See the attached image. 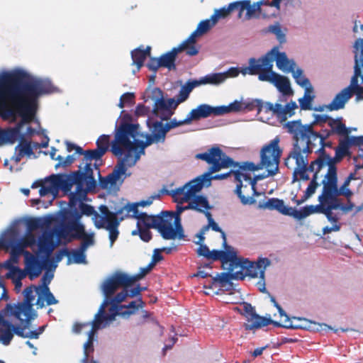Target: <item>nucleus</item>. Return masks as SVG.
Segmentation results:
<instances>
[{"label":"nucleus","mask_w":363,"mask_h":363,"mask_svg":"<svg viewBox=\"0 0 363 363\" xmlns=\"http://www.w3.org/2000/svg\"><path fill=\"white\" fill-rule=\"evenodd\" d=\"M274 325L286 328L304 329L313 332L334 330L336 333L338 331L337 329L335 330L331 326H329L325 323L313 322L303 318H289L286 313L284 315V316L279 319V322L274 323Z\"/></svg>","instance_id":"nucleus-22"},{"label":"nucleus","mask_w":363,"mask_h":363,"mask_svg":"<svg viewBox=\"0 0 363 363\" xmlns=\"http://www.w3.org/2000/svg\"><path fill=\"white\" fill-rule=\"evenodd\" d=\"M200 179L191 180L184 186L167 191L174 201L178 204L177 206V212L181 214L183 211L188 209H193L199 212L203 213L208 219V225L203 226L200 233L197 234L198 241L196 244H200L204 241V235L206 231L211 228L216 232L221 233L223 241L226 242L225 234L218 225L213 219L211 214L208 212L211 208L206 197L197 195L202 189V181Z\"/></svg>","instance_id":"nucleus-8"},{"label":"nucleus","mask_w":363,"mask_h":363,"mask_svg":"<svg viewBox=\"0 0 363 363\" xmlns=\"http://www.w3.org/2000/svg\"><path fill=\"white\" fill-rule=\"evenodd\" d=\"M292 0H272V2L267 4V8L270 9V12L266 16L267 18L277 16L280 11L281 5L287 6Z\"/></svg>","instance_id":"nucleus-45"},{"label":"nucleus","mask_w":363,"mask_h":363,"mask_svg":"<svg viewBox=\"0 0 363 363\" xmlns=\"http://www.w3.org/2000/svg\"><path fill=\"white\" fill-rule=\"evenodd\" d=\"M44 330V327H42L40 328L39 331H28L26 332V334L25 335L26 337L32 338V339H38L39 337V335L43 333Z\"/></svg>","instance_id":"nucleus-60"},{"label":"nucleus","mask_w":363,"mask_h":363,"mask_svg":"<svg viewBox=\"0 0 363 363\" xmlns=\"http://www.w3.org/2000/svg\"><path fill=\"white\" fill-rule=\"evenodd\" d=\"M213 172H211V170H209L208 172H206L203 174L201 176L197 177L196 178L194 179L193 180H196L197 179H200V182L202 181L203 186H209L211 185V181L212 179H223L228 177L229 174H216L215 176H211V174Z\"/></svg>","instance_id":"nucleus-46"},{"label":"nucleus","mask_w":363,"mask_h":363,"mask_svg":"<svg viewBox=\"0 0 363 363\" xmlns=\"http://www.w3.org/2000/svg\"><path fill=\"white\" fill-rule=\"evenodd\" d=\"M87 337V340L83 345V350H84V357L81 360L82 363H98V362L95 360H91L89 362V357L90 354L94 352V334H92L91 337H89V334H84Z\"/></svg>","instance_id":"nucleus-42"},{"label":"nucleus","mask_w":363,"mask_h":363,"mask_svg":"<svg viewBox=\"0 0 363 363\" xmlns=\"http://www.w3.org/2000/svg\"><path fill=\"white\" fill-rule=\"evenodd\" d=\"M199 248L197 249V253L200 256H203L208 259L212 260H222L225 253V246L223 244V249L222 250H210L209 248L203 242H201Z\"/></svg>","instance_id":"nucleus-35"},{"label":"nucleus","mask_w":363,"mask_h":363,"mask_svg":"<svg viewBox=\"0 0 363 363\" xmlns=\"http://www.w3.org/2000/svg\"><path fill=\"white\" fill-rule=\"evenodd\" d=\"M215 26V23L211 18L201 21L198 24L196 29L189 35L187 39L183 41L188 46L189 55L194 56L199 52V49L196 46V41Z\"/></svg>","instance_id":"nucleus-25"},{"label":"nucleus","mask_w":363,"mask_h":363,"mask_svg":"<svg viewBox=\"0 0 363 363\" xmlns=\"http://www.w3.org/2000/svg\"><path fill=\"white\" fill-rule=\"evenodd\" d=\"M314 211L313 205L306 206L301 210H297L295 208H293L291 217L297 220H301L308 217L311 214L315 213Z\"/></svg>","instance_id":"nucleus-49"},{"label":"nucleus","mask_w":363,"mask_h":363,"mask_svg":"<svg viewBox=\"0 0 363 363\" xmlns=\"http://www.w3.org/2000/svg\"><path fill=\"white\" fill-rule=\"evenodd\" d=\"M279 142V136H276L262 147L259 163L242 162L238 164V169L232 172L237 182L235 192L242 204L255 203L253 196L258 195L255 190L257 180L273 177L278 173L281 155Z\"/></svg>","instance_id":"nucleus-4"},{"label":"nucleus","mask_w":363,"mask_h":363,"mask_svg":"<svg viewBox=\"0 0 363 363\" xmlns=\"http://www.w3.org/2000/svg\"><path fill=\"white\" fill-rule=\"evenodd\" d=\"M154 267L150 263L145 267L140 269V272L135 275H129L121 272H116V276L113 278L116 281L123 284H133L135 282L144 277Z\"/></svg>","instance_id":"nucleus-29"},{"label":"nucleus","mask_w":363,"mask_h":363,"mask_svg":"<svg viewBox=\"0 0 363 363\" xmlns=\"http://www.w3.org/2000/svg\"><path fill=\"white\" fill-rule=\"evenodd\" d=\"M314 172V174H313V179L311 181L308 188L306 189V192H305V199H308L310 196H311L315 191L317 187L318 186V183L317 182V179H318V174L322 172L320 177H324V175L325 174V172H324L323 171H318L317 172Z\"/></svg>","instance_id":"nucleus-48"},{"label":"nucleus","mask_w":363,"mask_h":363,"mask_svg":"<svg viewBox=\"0 0 363 363\" xmlns=\"http://www.w3.org/2000/svg\"><path fill=\"white\" fill-rule=\"evenodd\" d=\"M234 3L236 11H239L238 17L241 18L245 11V18L247 20L258 18L260 14L267 17L266 14L270 12V9L267 8V1L240 0Z\"/></svg>","instance_id":"nucleus-23"},{"label":"nucleus","mask_w":363,"mask_h":363,"mask_svg":"<svg viewBox=\"0 0 363 363\" xmlns=\"http://www.w3.org/2000/svg\"><path fill=\"white\" fill-rule=\"evenodd\" d=\"M319 204L313 206L314 212L323 213L328 221H334L333 210H337L338 207L336 203L333 202L323 188L322 194L318 196Z\"/></svg>","instance_id":"nucleus-27"},{"label":"nucleus","mask_w":363,"mask_h":363,"mask_svg":"<svg viewBox=\"0 0 363 363\" xmlns=\"http://www.w3.org/2000/svg\"><path fill=\"white\" fill-rule=\"evenodd\" d=\"M37 287L30 286L23 291L24 299L23 302L7 304L5 313H10L22 323H29L36 317V313L33 308V301L38 296Z\"/></svg>","instance_id":"nucleus-16"},{"label":"nucleus","mask_w":363,"mask_h":363,"mask_svg":"<svg viewBox=\"0 0 363 363\" xmlns=\"http://www.w3.org/2000/svg\"><path fill=\"white\" fill-rule=\"evenodd\" d=\"M255 313V310L254 307L252 306L251 304L245 303L243 305V314L245 318H247L250 315H252Z\"/></svg>","instance_id":"nucleus-58"},{"label":"nucleus","mask_w":363,"mask_h":363,"mask_svg":"<svg viewBox=\"0 0 363 363\" xmlns=\"http://www.w3.org/2000/svg\"><path fill=\"white\" fill-rule=\"evenodd\" d=\"M78 172L69 174H52L44 180L34 183L32 188L40 187L39 194L41 196H49L55 199L60 189L69 193L70 203L75 205L78 201L85 199L87 192L96 186L94 177H91L90 170Z\"/></svg>","instance_id":"nucleus-7"},{"label":"nucleus","mask_w":363,"mask_h":363,"mask_svg":"<svg viewBox=\"0 0 363 363\" xmlns=\"http://www.w3.org/2000/svg\"><path fill=\"white\" fill-rule=\"evenodd\" d=\"M328 124L331 128L332 130L337 134L347 135L350 133L349 130L341 122L340 119H333L331 118Z\"/></svg>","instance_id":"nucleus-47"},{"label":"nucleus","mask_w":363,"mask_h":363,"mask_svg":"<svg viewBox=\"0 0 363 363\" xmlns=\"http://www.w3.org/2000/svg\"><path fill=\"white\" fill-rule=\"evenodd\" d=\"M284 128L293 137V149L285 163L289 168L294 169V180H308V172L323 171V169H312L314 163H321V159L308 165V156L316 147L318 148L315 152L323 150V138L313 132L311 125H303L300 121H289L284 124Z\"/></svg>","instance_id":"nucleus-5"},{"label":"nucleus","mask_w":363,"mask_h":363,"mask_svg":"<svg viewBox=\"0 0 363 363\" xmlns=\"http://www.w3.org/2000/svg\"><path fill=\"white\" fill-rule=\"evenodd\" d=\"M67 225L60 224L54 228L56 235L55 247L62 240H70L74 238L82 240L81 246L67 254V264H86V251L94 245V233L86 232L84 226L79 222L80 214L77 211H69L66 216Z\"/></svg>","instance_id":"nucleus-11"},{"label":"nucleus","mask_w":363,"mask_h":363,"mask_svg":"<svg viewBox=\"0 0 363 363\" xmlns=\"http://www.w3.org/2000/svg\"><path fill=\"white\" fill-rule=\"evenodd\" d=\"M165 247L162 249H155L153 252V255L152 257V260L150 262L152 266L155 267L157 262L161 261L163 259V257L161 255V252L163 250H165Z\"/></svg>","instance_id":"nucleus-53"},{"label":"nucleus","mask_w":363,"mask_h":363,"mask_svg":"<svg viewBox=\"0 0 363 363\" xmlns=\"http://www.w3.org/2000/svg\"><path fill=\"white\" fill-rule=\"evenodd\" d=\"M257 108L258 114L262 112L270 113L277 116L281 121H285L288 118L295 114L298 105L296 102L282 106L280 104H272L271 102H264L259 99H244L241 97L231 102L228 106H218L217 113L219 116L230 113L250 111Z\"/></svg>","instance_id":"nucleus-13"},{"label":"nucleus","mask_w":363,"mask_h":363,"mask_svg":"<svg viewBox=\"0 0 363 363\" xmlns=\"http://www.w3.org/2000/svg\"><path fill=\"white\" fill-rule=\"evenodd\" d=\"M225 253L221 260L223 265L235 279H244L246 277L258 279L255 283L257 289L264 294L268 293L266 289L265 271L271 266L272 261L267 257H259L255 262L238 256V252L233 247L228 245L224 240Z\"/></svg>","instance_id":"nucleus-10"},{"label":"nucleus","mask_w":363,"mask_h":363,"mask_svg":"<svg viewBox=\"0 0 363 363\" xmlns=\"http://www.w3.org/2000/svg\"><path fill=\"white\" fill-rule=\"evenodd\" d=\"M74 160L75 158L74 155H67L65 157L57 155L56 160L58 161V162L55 164V167L58 168L59 167H67L71 164L74 161Z\"/></svg>","instance_id":"nucleus-50"},{"label":"nucleus","mask_w":363,"mask_h":363,"mask_svg":"<svg viewBox=\"0 0 363 363\" xmlns=\"http://www.w3.org/2000/svg\"><path fill=\"white\" fill-rule=\"evenodd\" d=\"M133 93H125L121 96L118 106L121 108H123L125 104H131L133 102Z\"/></svg>","instance_id":"nucleus-51"},{"label":"nucleus","mask_w":363,"mask_h":363,"mask_svg":"<svg viewBox=\"0 0 363 363\" xmlns=\"http://www.w3.org/2000/svg\"><path fill=\"white\" fill-rule=\"evenodd\" d=\"M97 148L92 150H88L84 152H82V149L79 147H75V145L67 143V150L72 151L76 150V152L84 155V162L79 167V169H82V172H86V170H90L91 177H94L93 175V167L98 171L96 162L100 160L101 156L106 152L108 147L109 144V135H103L99 138L96 141Z\"/></svg>","instance_id":"nucleus-17"},{"label":"nucleus","mask_w":363,"mask_h":363,"mask_svg":"<svg viewBox=\"0 0 363 363\" xmlns=\"http://www.w3.org/2000/svg\"><path fill=\"white\" fill-rule=\"evenodd\" d=\"M313 118H314L315 123H328L329 120L331 118L325 114H313Z\"/></svg>","instance_id":"nucleus-57"},{"label":"nucleus","mask_w":363,"mask_h":363,"mask_svg":"<svg viewBox=\"0 0 363 363\" xmlns=\"http://www.w3.org/2000/svg\"><path fill=\"white\" fill-rule=\"evenodd\" d=\"M246 319L247 323L245 325V328L247 330L257 329L271 323L274 325V323H277V321H274L272 319L270 315L267 316H260L257 314L256 312L250 315V317Z\"/></svg>","instance_id":"nucleus-34"},{"label":"nucleus","mask_w":363,"mask_h":363,"mask_svg":"<svg viewBox=\"0 0 363 363\" xmlns=\"http://www.w3.org/2000/svg\"><path fill=\"white\" fill-rule=\"evenodd\" d=\"M235 10V3L232 2L228 6L214 9L213 13L211 16V18L216 25L220 20L227 18Z\"/></svg>","instance_id":"nucleus-37"},{"label":"nucleus","mask_w":363,"mask_h":363,"mask_svg":"<svg viewBox=\"0 0 363 363\" xmlns=\"http://www.w3.org/2000/svg\"><path fill=\"white\" fill-rule=\"evenodd\" d=\"M249 64L252 66L255 74L259 75L273 70V64L269 52L259 59H250Z\"/></svg>","instance_id":"nucleus-30"},{"label":"nucleus","mask_w":363,"mask_h":363,"mask_svg":"<svg viewBox=\"0 0 363 363\" xmlns=\"http://www.w3.org/2000/svg\"><path fill=\"white\" fill-rule=\"evenodd\" d=\"M328 168V172H325L322 181L323 187L331 200L336 203L337 206L340 207L337 204V200H339L337 197L339 196H344L349 199L352 195V192L349 189V186L351 180L354 179V177L352 175L348 177L343 184L338 188L337 168H334L332 166H329Z\"/></svg>","instance_id":"nucleus-18"},{"label":"nucleus","mask_w":363,"mask_h":363,"mask_svg":"<svg viewBox=\"0 0 363 363\" xmlns=\"http://www.w3.org/2000/svg\"><path fill=\"white\" fill-rule=\"evenodd\" d=\"M196 157L211 164L209 170L211 172H216L222 169L228 168L233 164V160L217 147L211 148L206 152L198 154Z\"/></svg>","instance_id":"nucleus-24"},{"label":"nucleus","mask_w":363,"mask_h":363,"mask_svg":"<svg viewBox=\"0 0 363 363\" xmlns=\"http://www.w3.org/2000/svg\"><path fill=\"white\" fill-rule=\"evenodd\" d=\"M28 138H25L23 140H19V143L16 146L15 151L18 152L20 155L26 157L28 158H35V155L32 151V145L30 141L28 140Z\"/></svg>","instance_id":"nucleus-39"},{"label":"nucleus","mask_w":363,"mask_h":363,"mask_svg":"<svg viewBox=\"0 0 363 363\" xmlns=\"http://www.w3.org/2000/svg\"><path fill=\"white\" fill-rule=\"evenodd\" d=\"M240 69L237 67H230L225 72L212 73L206 75V79L208 84L219 85L223 83L228 78H234L240 74Z\"/></svg>","instance_id":"nucleus-32"},{"label":"nucleus","mask_w":363,"mask_h":363,"mask_svg":"<svg viewBox=\"0 0 363 363\" xmlns=\"http://www.w3.org/2000/svg\"><path fill=\"white\" fill-rule=\"evenodd\" d=\"M51 225V218L48 216L35 218L26 220L25 221V225L26 227V232L25 235L18 240L23 242L26 245H29V247L35 252L38 250V242L39 238L43 235L38 237L36 240L34 232L37 230H44L48 228ZM45 232H48L45 230ZM53 235V242H55L56 235L54 233V229L52 231H49ZM45 231L42 233L43 234Z\"/></svg>","instance_id":"nucleus-21"},{"label":"nucleus","mask_w":363,"mask_h":363,"mask_svg":"<svg viewBox=\"0 0 363 363\" xmlns=\"http://www.w3.org/2000/svg\"><path fill=\"white\" fill-rule=\"evenodd\" d=\"M314 97L313 88L306 89L303 96L298 99L301 108L302 110H312V101Z\"/></svg>","instance_id":"nucleus-44"},{"label":"nucleus","mask_w":363,"mask_h":363,"mask_svg":"<svg viewBox=\"0 0 363 363\" xmlns=\"http://www.w3.org/2000/svg\"><path fill=\"white\" fill-rule=\"evenodd\" d=\"M297 84L306 89L313 88L309 79L303 74V71L299 67H296L291 72Z\"/></svg>","instance_id":"nucleus-41"},{"label":"nucleus","mask_w":363,"mask_h":363,"mask_svg":"<svg viewBox=\"0 0 363 363\" xmlns=\"http://www.w3.org/2000/svg\"><path fill=\"white\" fill-rule=\"evenodd\" d=\"M147 67H149L150 69L156 71L158 69V67H162L160 59H151L150 62L147 64Z\"/></svg>","instance_id":"nucleus-59"},{"label":"nucleus","mask_w":363,"mask_h":363,"mask_svg":"<svg viewBox=\"0 0 363 363\" xmlns=\"http://www.w3.org/2000/svg\"><path fill=\"white\" fill-rule=\"evenodd\" d=\"M258 79L262 82H267L272 84L280 93L277 101L274 104H280L282 106L289 104L293 101L287 102L288 98L294 95V90L291 87V82L287 77L279 74L274 71H269L262 74H259Z\"/></svg>","instance_id":"nucleus-20"},{"label":"nucleus","mask_w":363,"mask_h":363,"mask_svg":"<svg viewBox=\"0 0 363 363\" xmlns=\"http://www.w3.org/2000/svg\"><path fill=\"white\" fill-rule=\"evenodd\" d=\"M150 112V109L149 107L143 105V104H139L136 107L135 110V114L137 116H147Z\"/></svg>","instance_id":"nucleus-56"},{"label":"nucleus","mask_w":363,"mask_h":363,"mask_svg":"<svg viewBox=\"0 0 363 363\" xmlns=\"http://www.w3.org/2000/svg\"><path fill=\"white\" fill-rule=\"evenodd\" d=\"M159 198V194H154L137 203H128L121 209V212L125 211L127 215L137 220V228L132 231V235H139L142 240L148 242L152 238L150 229L155 228L166 240L182 239L184 237V232L180 214L177 212L175 214L162 211L160 215L155 216L140 211V207L149 206Z\"/></svg>","instance_id":"nucleus-6"},{"label":"nucleus","mask_w":363,"mask_h":363,"mask_svg":"<svg viewBox=\"0 0 363 363\" xmlns=\"http://www.w3.org/2000/svg\"><path fill=\"white\" fill-rule=\"evenodd\" d=\"M354 74L350 84L338 93L333 100L327 106L315 108L314 110L323 111H337L345 107V104L353 94L357 95V100H363V38H358L354 44Z\"/></svg>","instance_id":"nucleus-14"},{"label":"nucleus","mask_w":363,"mask_h":363,"mask_svg":"<svg viewBox=\"0 0 363 363\" xmlns=\"http://www.w3.org/2000/svg\"><path fill=\"white\" fill-rule=\"evenodd\" d=\"M337 204L340 206V207H337V209H340V210H342L345 213H347V212L352 211L353 209V208H354V205L352 203H350V202L348 203L347 205L343 206L340 203V200H337Z\"/></svg>","instance_id":"nucleus-62"},{"label":"nucleus","mask_w":363,"mask_h":363,"mask_svg":"<svg viewBox=\"0 0 363 363\" xmlns=\"http://www.w3.org/2000/svg\"><path fill=\"white\" fill-rule=\"evenodd\" d=\"M53 91L48 78L36 76L24 68L0 70V116L17 122L13 127L0 128V145H13L40 133V129L31 125L38 99Z\"/></svg>","instance_id":"nucleus-1"},{"label":"nucleus","mask_w":363,"mask_h":363,"mask_svg":"<svg viewBox=\"0 0 363 363\" xmlns=\"http://www.w3.org/2000/svg\"><path fill=\"white\" fill-rule=\"evenodd\" d=\"M335 216V220L334 221H330L333 225L332 226H325L323 228V233L324 235L331 233L332 232H338L340 230V224L337 223L338 218L336 216V215H334Z\"/></svg>","instance_id":"nucleus-52"},{"label":"nucleus","mask_w":363,"mask_h":363,"mask_svg":"<svg viewBox=\"0 0 363 363\" xmlns=\"http://www.w3.org/2000/svg\"><path fill=\"white\" fill-rule=\"evenodd\" d=\"M12 330L13 333L14 332L17 335L23 337H26L25 335L26 334V332L24 331L23 329L20 328H15L12 325Z\"/></svg>","instance_id":"nucleus-64"},{"label":"nucleus","mask_w":363,"mask_h":363,"mask_svg":"<svg viewBox=\"0 0 363 363\" xmlns=\"http://www.w3.org/2000/svg\"><path fill=\"white\" fill-rule=\"evenodd\" d=\"M268 31L274 35L277 40L280 43H286V34L287 29L281 26L279 23H276L269 26L268 28Z\"/></svg>","instance_id":"nucleus-43"},{"label":"nucleus","mask_w":363,"mask_h":363,"mask_svg":"<svg viewBox=\"0 0 363 363\" xmlns=\"http://www.w3.org/2000/svg\"><path fill=\"white\" fill-rule=\"evenodd\" d=\"M0 324L1 325L0 328V342L8 345L13 337L12 325L8 321H4Z\"/></svg>","instance_id":"nucleus-40"},{"label":"nucleus","mask_w":363,"mask_h":363,"mask_svg":"<svg viewBox=\"0 0 363 363\" xmlns=\"http://www.w3.org/2000/svg\"><path fill=\"white\" fill-rule=\"evenodd\" d=\"M350 144H356L359 145V152L361 146L363 145V137H352L351 138H347L345 141H342L338 147L335 150V155L334 157H331L328 155H325L323 160H321V163L315 162L312 165V169H323V171L325 172H328V167L332 166L334 168H336L335 164L340 162L341 160L348 154ZM359 155L354 158V161L356 164L363 163V159L358 160ZM357 167V165H355Z\"/></svg>","instance_id":"nucleus-19"},{"label":"nucleus","mask_w":363,"mask_h":363,"mask_svg":"<svg viewBox=\"0 0 363 363\" xmlns=\"http://www.w3.org/2000/svg\"><path fill=\"white\" fill-rule=\"evenodd\" d=\"M240 72L244 76L247 74L255 75L252 67L250 64L247 67H242L240 69Z\"/></svg>","instance_id":"nucleus-63"},{"label":"nucleus","mask_w":363,"mask_h":363,"mask_svg":"<svg viewBox=\"0 0 363 363\" xmlns=\"http://www.w3.org/2000/svg\"><path fill=\"white\" fill-rule=\"evenodd\" d=\"M115 276L116 272L104 280L101 286L104 299L93 321L75 323L72 329L74 333L89 334L91 337L97 330L115 320L116 316L128 318L143 307V303L140 299L132 301L128 305H118L128 296L133 298L138 296L142 289L136 286L128 289L132 284H120L113 279Z\"/></svg>","instance_id":"nucleus-3"},{"label":"nucleus","mask_w":363,"mask_h":363,"mask_svg":"<svg viewBox=\"0 0 363 363\" xmlns=\"http://www.w3.org/2000/svg\"><path fill=\"white\" fill-rule=\"evenodd\" d=\"M205 84H208L206 76L199 80L189 81L182 86L176 98H167L160 89L149 86L144 93L143 99L145 102L152 103V112L155 116L166 121L174 114L179 104L188 99L195 87Z\"/></svg>","instance_id":"nucleus-12"},{"label":"nucleus","mask_w":363,"mask_h":363,"mask_svg":"<svg viewBox=\"0 0 363 363\" xmlns=\"http://www.w3.org/2000/svg\"><path fill=\"white\" fill-rule=\"evenodd\" d=\"M183 50H185L188 55V46L182 42L178 47L174 48L171 51L164 54L159 59L162 67L168 68L169 69L175 67L174 61L177 55Z\"/></svg>","instance_id":"nucleus-33"},{"label":"nucleus","mask_w":363,"mask_h":363,"mask_svg":"<svg viewBox=\"0 0 363 363\" xmlns=\"http://www.w3.org/2000/svg\"><path fill=\"white\" fill-rule=\"evenodd\" d=\"M28 276V273L26 270L21 269H13V272H8L6 274V278L11 279L15 286L16 292H19L22 287L21 281Z\"/></svg>","instance_id":"nucleus-36"},{"label":"nucleus","mask_w":363,"mask_h":363,"mask_svg":"<svg viewBox=\"0 0 363 363\" xmlns=\"http://www.w3.org/2000/svg\"><path fill=\"white\" fill-rule=\"evenodd\" d=\"M218 106H212L208 104H201L192 109L186 116V121L189 123L192 121H197L200 118H207L211 115L219 116L217 113Z\"/></svg>","instance_id":"nucleus-28"},{"label":"nucleus","mask_w":363,"mask_h":363,"mask_svg":"<svg viewBox=\"0 0 363 363\" xmlns=\"http://www.w3.org/2000/svg\"><path fill=\"white\" fill-rule=\"evenodd\" d=\"M259 207L264 209L277 210L283 215L292 216L293 207L286 206L284 201L279 199H269L265 202L259 203Z\"/></svg>","instance_id":"nucleus-31"},{"label":"nucleus","mask_w":363,"mask_h":363,"mask_svg":"<svg viewBox=\"0 0 363 363\" xmlns=\"http://www.w3.org/2000/svg\"><path fill=\"white\" fill-rule=\"evenodd\" d=\"M231 279L233 278L232 277L231 274L228 272L217 274V276L214 278V280L220 284H225L229 282Z\"/></svg>","instance_id":"nucleus-55"},{"label":"nucleus","mask_w":363,"mask_h":363,"mask_svg":"<svg viewBox=\"0 0 363 363\" xmlns=\"http://www.w3.org/2000/svg\"><path fill=\"white\" fill-rule=\"evenodd\" d=\"M86 199V196L84 199L78 201L75 205H72L69 202V208L64 211L63 215L64 220L66 221L65 225H67L66 216L69 211H77L80 214V218H82V215L91 216H92V220L96 228H104L108 231L110 246L111 247L119 234L118 230L119 221L117 219V214L119 212H111L108 210L107 206H101L99 208L100 214H99L91 206L83 203ZM80 219L81 218H79V222L82 223ZM62 224L65 225L64 223Z\"/></svg>","instance_id":"nucleus-15"},{"label":"nucleus","mask_w":363,"mask_h":363,"mask_svg":"<svg viewBox=\"0 0 363 363\" xmlns=\"http://www.w3.org/2000/svg\"><path fill=\"white\" fill-rule=\"evenodd\" d=\"M33 128H36L38 130L40 129V133H35L34 135H43L44 136V139L40 143V147H43V148L47 147L48 146V143H49V138L46 135L45 130L42 129L40 128V126L39 125V124H38L37 127H33Z\"/></svg>","instance_id":"nucleus-54"},{"label":"nucleus","mask_w":363,"mask_h":363,"mask_svg":"<svg viewBox=\"0 0 363 363\" xmlns=\"http://www.w3.org/2000/svg\"><path fill=\"white\" fill-rule=\"evenodd\" d=\"M54 249L55 243L52 233L45 232L38 240V250L35 252L38 256V259L43 263L42 271L43 269L46 270L41 279L42 284L37 287L36 291L38 294L36 305L39 308L58 303V301L50 292L48 285L54 277V272L57 267V264L66 254L62 251L52 257Z\"/></svg>","instance_id":"nucleus-9"},{"label":"nucleus","mask_w":363,"mask_h":363,"mask_svg":"<svg viewBox=\"0 0 363 363\" xmlns=\"http://www.w3.org/2000/svg\"><path fill=\"white\" fill-rule=\"evenodd\" d=\"M272 64L275 61L277 68L284 73H291L296 68L294 60L288 58L286 52H281L278 46L272 48L269 51Z\"/></svg>","instance_id":"nucleus-26"},{"label":"nucleus","mask_w":363,"mask_h":363,"mask_svg":"<svg viewBox=\"0 0 363 363\" xmlns=\"http://www.w3.org/2000/svg\"><path fill=\"white\" fill-rule=\"evenodd\" d=\"M150 54V47L147 46L146 49H144L142 47H140L135 50H134L131 52V56L133 59V64L137 66L138 70L143 66L144 60L146 59L147 56Z\"/></svg>","instance_id":"nucleus-38"},{"label":"nucleus","mask_w":363,"mask_h":363,"mask_svg":"<svg viewBox=\"0 0 363 363\" xmlns=\"http://www.w3.org/2000/svg\"><path fill=\"white\" fill-rule=\"evenodd\" d=\"M186 117L182 121L174 118L165 123L162 121L147 120V124L151 132L145 135L140 130L139 125L123 124L116 131L115 139L111 144V151L116 156L123 157L116 166L112 174L101 181L102 188L110 192H114L128 176L127 167L134 166L145 154V149L152 143H163L167 133L178 126L189 124Z\"/></svg>","instance_id":"nucleus-2"},{"label":"nucleus","mask_w":363,"mask_h":363,"mask_svg":"<svg viewBox=\"0 0 363 363\" xmlns=\"http://www.w3.org/2000/svg\"><path fill=\"white\" fill-rule=\"evenodd\" d=\"M270 300L273 305L277 308L278 313H279V317L281 319L284 315L286 314L285 311L281 308V307L277 303L275 298L273 296L270 297Z\"/></svg>","instance_id":"nucleus-61"}]
</instances>
